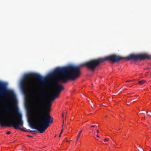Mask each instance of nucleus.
I'll list each match as a JSON object with an SVG mask.
<instances>
[{"instance_id": "f257e3e1", "label": "nucleus", "mask_w": 151, "mask_h": 151, "mask_svg": "<svg viewBox=\"0 0 151 151\" xmlns=\"http://www.w3.org/2000/svg\"><path fill=\"white\" fill-rule=\"evenodd\" d=\"M28 105H29V107L34 105L33 109L38 119L35 128L40 133H43L50 124L53 122V118L49 114L50 106L51 104Z\"/></svg>"}, {"instance_id": "f03ea898", "label": "nucleus", "mask_w": 151, "mask_h": 151, "mask_svg": "<svg viewBox=\"0 0 151 151\" xmlns=\"http://www.w3.org/2000/svg\"><path fill=\"white\" fill-rule=\"evenodd\" d=\"M81 73L80 66L76 65L58 67L53 73L54 75L57 76L56 81L63 83H66L69 80H75L80 76Z\"/></svg>"}, {"instance_id": "7ed1b4c3", "label": "nucleus", "mask_w": 151, "mask_h": 151, "mask_svg": "<svg viewBox=\"0 0 151 151\" xmlns=\"http://www.w3.org/2000/svg\"><path fill=\"white\" fill-rule=\"evenodd\" d=\"M32 78L39 81V86L42 90L43 91L47 88L46 82L47 80L46 78L37 73H32L26 74L20 82V88L23 93L25 95L28 91L33 90V85L31 83Z\"/></svg>"}, {"instance_id": "20e7f679", "label": "nucleus", "mask_w": 151, "mask_h": 151, "mask_svg": "<svg viewBox=\"0 0 151 151\" xmlns=\"http://www.w3.org/2000/svg\"><path fill=\"white\" fill-rule=\"evenodd\" d=\"M58 82L56 81L52 89V92L50 94V96L43 91L40 93V96L42 99L45 103H27L24 102V104H52L55 99L58 98L61 91L64 89L63 86L59 84Z\"/></svg>"}, {"instance_id": "39448f33", "label": "nucleus", "mask_w": 151, "mask_h": 151, "mask_svg": "<svg viewBox=\"0 0 151 151\" xmlns=\"http://www.w3.org/2000/svg\"><path fill=\"white\" fill-rule=\"evenodd\" d=\"M18 101L14 91L6 89L0 82V104H18Z\"/></svg>"}, {"instance_id": "423d86ee", "label": "nucleus", "mask_w": 151, "mask_h": 151, "mask_svg": "<svg viewBox=\"0 0 151 151\" xmlns=\"http://www.w3.org/2000/svg\"><path fill=\"white\" fill-rule=\"evenodd\" d=\"M103 62L102 58H99L96 59L91 60L84 63L83 65L86 66L91 70H94L96 68L100 63Z\"/></svg>"}, {"instance_id": "0eeeda50", "label": "nucleus", "mask_w": 151, "mask_h": 151, "mask_svg": "<svg viewBox=\"0 0 151 151\" xmlns=\"http://www.w3.org/2000/svg\"><path fill=\"white\" fill-rule=\"evenodd\" d=\"M124 58V59H126L127 60H132L135 61H136L139 60H142L145 59H151V56L145 54H132L129 55L127 57Z\"/></svg>"}, {"instance_id": "6e6552de", "label": "nucleus", "mask_w": 151, "mask_h": 151, "mask_svg": "<svg viewBox=\"0 0 151 151\" xmlns=\"http://www.w3.org/2000/svg\"><path fill=\"white\" fill-rule=\"evenodd\" d=\"M103 62L107 60L113 63L118 62L121 60H124V57L120 56L115 54H112L102 58Z\"/></svg>"}, {"instance_id": "1a4fd4ad", "label": "nucleus", "mask_w": 151, "mask_h": 151, "mask_svg": "<svg viewBox=\"0 0 151 151\" xmlns=\"http://www.w3.org/2000/svg\"><path fill=\"white\" fill-rule=\"evenodd\" d=\"M5 110L6 112L8 113H10L12 112V109L9 107H5Z\"/></svg>"}, {"instance_id": "9d476101", "label": "nucleus", "mask_w": 151, "mask_h": 151, "mask_svg": "<svg viewBox=\"0 0 151 151\" xmlns=\"http://www.w3.org/2000/svg\"><path fill=\"white\" fill-rule=\"evenodd\" d=\"M146 82V81L145 80H142L138 81L139 84L140 85H142Z\"/></svg>"}, {"instance_id": "9b49d317", "label": "nucleus", "mask_w": 151, "mask_h": 151, "mask_svg": "<svg viewBox=\"0 0 151 151\" xmlns=\"http://www.w3.org/2000/svg\"><path fill=\"white\" fill-rule=\"evenodd\" d=\"M81 134V132H78V135H77V138H76V143H77V142L78 141V139H79V138L80 137V136Z\"/></svg>"}, {"instance_id": "f8f14e48", "label": "nucleus", "mask_w": 151, "mask_h": 151, "mask_svg": "<svg viewBox=\"0 0 151 151\" xmlns=\"http://www.w3.org/2000/svg\"><path fill=\"white\" fill-rule=\"evenodd\" d=\"M34 97L36 99H39V97L35 95L34 96Z\"/></svg>"}, {"instance_id": "ddd939ff", "label": "nucleus", "mask_w": 151, "mask_h": 151, "mask_svg": "<svg viewBox=\"0 0 151 151\" xmlns=\"http://www.w3.org/2000/svg\"><path fill=\"white\" fill-rule=\"evenodd\" d=\"M109 140V139L107 138H105L104 139V141L105 142H106V141H108Z\"/></svg>"}, {"instance_id": "4468645a", "label": "nucleus", "mask_w": 151, "mask_h": 151, "mask_svg": "<svg viewBox=\"0 0 151 151\" xmlns=\"http://www.w3.org/2000/svg\"><path fill=\"white\" fill-rule=\"evenodd\" d=\"M95 127V125H91V126H90V128H91V127H92V128H94Z\"/></svg>"}, {"instance_id": "2eb2a0df", "label": "nucleus", "mask_w": 151, "mask_h": 151, "mask_svg": "<svg viewBox=\"0 0 151 151\" xmlns=\"http://www.w3.org/2000/svg\"><path fill=\"white\" fill-rule=\"evenodd\" d=\"M99 132V130H96V132H95V134H96V133L97 134H98Z\"/></svg>"}, {"instance_id": "dca6fc26", "label": "nucleus", "mask_w": 151, "mask_h": 151, "mask_svg": "<svg viewBox=\"0 0 151 151\" xmlns=\"http://www.w3.org/2000/svg\"><path fill=\"white\" fill-rule=\"evenodd\" d=\"M11 133V132L10 131H8L7 132L6 134H10Z\"/></svg>"}, {"instance_id": "f3484780", "label": "nucleus", "mask_w": 151, "mask_h": 151, "mask_svg": "<svg viewBox=\"0 0 151 151\" xmlns=\"http://www.w3.org/2000/svg\"><path fill=\"white\" fill-rule=\"evenodd\" d=\"M63 129H62L61 131V132L60 133V135H59V137H60V136H61V133H62V132H63Z\"/></svg>"}, {"instance_id": "a211bd4d", "label": "nucleus", "mask_w": 151, "mask_h": 151, "mask_svg": "<svg viewBox=\"0 0 151 151\" xmlns=\"http://www.w3.org/2000/svg\"><path fill=\"white\" fill-rule=\"evenodd\" d=\"M62 118L63 119V118H64V113H63L62 114Z\"/></svg>"}, {"instance_id": "6ab92c4d", "label": "nucleus", "mask_w": 151, "mask_h": 151, "mask_svg": "<svg viewBox=\"0 0 151 151\" xmlns=\"http://www.w3.org/2000/svg\"><path fill=\"white\" fill-rule=\"evenodd\" d=\"M92 106H91L92 107H95V105H94V104H92Z\"/></svg>"}, {"instance_id": "aec40b11", "label": "nucleus", "mask_w": 151, "mask_h": 151, "mask_svg": "<svg viewBox=\"0 0 151 151\" xmlns=\"http://www.w3.org/2000/svg\"><path fill=\"white\" fill-rule=\"evenodd\" d=\"M25 131L26 132H31V130H27V131Z\"/></svg>"}, {"instance_id": "412c9836", "label": "nucleus", "mask_w": 151, "mask_h": 151, "mask_svg": "<svg viewBox=\"0 0 151 151\" xmlns=\"http://www.w3.org/2000/svg\"><path fill=\"white\" fill-rule=\"evenodd\" d=\"M131 81H126V82H131Z\"/></svg>"}, {"instance_id": "4be33fe9", "label": "nucleus", "mask_w": 151, "mask_h": 151, "mask_svg": "<svg viewBox=\"0 0 151 151\" xmlns=\"http://www.w3.org/2000/svg\"><path fill=\"white\" fill-rule=\"evenodd\" d=\"M96 137H99V135H98V134L96 135Z\"/></svg>"}, {"instance_id": "5701e85b", "label": "nucleus", "mask_w": 151, "mask_h": 151, "mask_svg": "<svg viewBox=\"0 0 151 151\" xmlns=\"http://www.w3.org/2000/svg\"><path fill=\"white\" fill-rule=\"evenodd\" d=\"M82 131H83V130H82H82H81L79 132H81H81H82Z\"/></svg>"}]
</instances>
